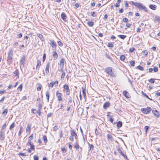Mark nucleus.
Segmentation results:
<instances>
[{
  "label": "nucleus",
  "mask_w": 160,
  "mask_h": 160,
  "mask_svg": "<svg viewBox=\"0 0 160 160\" xmlns=\"http://www.w3.org/2000/svg\"><path fill=\"white\" fill-rule=\"evenodd\" d=\"M33 139V135L32 134H31L29 137L28 139L30 140H32Z\"/></svg>",
  "instance_id": "57"
},
{
  "label": "nucleus",
  "mask_w": 160,
  "mask_h": 160,
  "mask_svg": "<svg viewBox=\"0 0 160 160\" xmlns=\"http://www.w3.org/2000/svg\"><path fill=\"white\" fill-rule=\"evenodd\" d=\"M61 18L64 21H66V19L67 18V16L65 13L64 12H62L61 14Z\"/></svg>",
  "instance_id": "13"
},
{
  "label": "nucleus",
  "mask_w": 160,
  "mask_h": 160,
  "mask_svg": "<svg viewBox=\"0 0 160 160\" xmlns=\"http://www.w3.org/2000/svg\"><path fill=\"white\" fill-rule=\"evenodd\" d=\"M124 96L127 98H128L130 97V95L128 92L126 91H124L123 92Z\"/></svg>",
  "instance_id": "12"
},
{
  "label": "nucleus",
  "mask_w": 160,
  "mask_h": 160,
  "mask_svg": "<svg viewBox=\"0 0 160 160\" xmlns=\"http://www.w3.org/2000/svg\"><path fill=\"white\" fill-rule=\"evenodd\" d=\"M22 127L21 126L20 127V130L19 133H18V136H20L22 132Z\"/></svg>",
  "instance_id": "53"
},
{
  "label": "nucleus",
  "mask_w": 160,
  "mask_h": 160,
  "mask_svg": "<svg viewBox=\"0 0 160 160\" xmlns=\"http://www.w3.org/2000/svg\"><path fill=\"white\" fill-rule=\"evenodd\" d=\"M62 152L64 153H65L66 152V149L65 148H62Z\"/></svg>",
  "instance_id": "58"
},
{
  "label": "nucleus",
  "mask_w": 160,
  "mask_h": 160,
  "mask_svg": "<svg viewBox=\"0 0 160 160\" xmlns=\"http://www.w3.org/2000/svg\"><path fill=\"white\" fill-rule=\"evenodd\" d=\"M4 130H1L0 132V140L1 142H3L4 140Z\"/></svg>",
  "instance_id": "5"
},
{
  "label": "nucleus",
  "mask_w": 160,
  "mask_h": 160,
  "mask_svg": "<svg viewBox=\"0 0 160 160\" xmlns=\"http://www.w3.org/2000/svg\"><path fill=\"white\" fill-rule=\"evenodd\" d=\"M53 57L54 59V60H56L57 59L58 57V54H57V52H56L55 51H53Z\"/></svg>",
  "instance_id": "16"
},
{
  "label": "nucleus",
  "mask_w": 160,
  "mask_h": 160,
  "mask_svg": "<svg viewBox=\"0 0 160 160\" xmlns=\"http://www.w3.org/2000/svg\"><path fill=\"white\" fill-rule=\"evenodd\" d=\"M56 96L58 98V100L59 101H62V93L59 92L57 91L56 92Z\"/></svg>",
  "instance_id": "9"
},
{
  "label": "nucleus",
  "mask_w": 160,
  "mask_h": 160,
  "mask_svg": "<svg viewBox=\"0 0 160 160\" xmlns=\"http://www.w3.org/2000/svg\"><path fill=\"white\" fill-rule=\"evenodd\" d=\"M57 43H58V45H59V46H60V47H62L63 45V43L61 41H57Z\"/></svg>",
  "instance_id": "35"
},
{
  "label": "nucleus",
  "mask_w": 160,
  "mask_h": 160,
  "mask_svg": "<svg viewBox=\"0 0 160 160\" xmlns=\"http://www.w3.org/2000/svg\"><path fill=\"white\" fill-rule=\"evenodd\" d=\"M74 147L77 150H78L79 149V146L78 144V141L77 140H76V142L75 143Z\"/></svg>",
  "instance_id": "21"
},
{
  "label": "nucleus",
  "mask_w": 160,
  "mask_h": 160,
  "mask_svg": "<svg viewBox=\"0 0 160 160\" xmlns=\"http://www.w3.org/2000/svg\"><path fill=\"white\" fill-rule=\"evenodd\" d=\"M34 160H38V156H34Z\"/></svg>",
  "instance_id": "64"
},
{
  "label": "nucleus",
  "mask_w": 160,
  "mask_h": 160,
  "mask_svg": "<svg viewBox=\"0 0 160 160\" xmlns=\"http://www.w3.org/2000/svg\"><path fill=\"white\" fill-rule=\"evenodd\" d=\"M63 88L66 90L69 89L68 86L67 85H64L63 86Z\"/></svg>",
  "instance_id": "45"
},
{
  "label": "nucleus",
  "mask_w": 160,
  "mask_h": 160,
  "mask_svg": "<svg viewBox=\"0 0 160 160\" xmlns=\"http://www.w3.org/2000/svg\"><path fill=\"white\" fill-rule=\"evenodd\" d=\"M50 42L49 43L52 46V49L54 50L57 47V45L56 43L54 42V41L53 40H50Z\"/></svg>",
  "instance_id": "6"
},
{
  "label": "nucleus",
  "mask_w": 160,
  "mask_h": 160,
  "mask_svg": "<svg viewBox=\"0 0 160 160\" xmlns=\"http://www.w3.org/2000/svg\"><path fill=\"white\" fill-rule=\"evenodd\" d=\"M120 155L123 156L125 158L128 159L127 156L125 155L122 152L120 153Z\"/></svg>",
  "instance_id": "38"
},
{
  "label": "nucleus",
  "mask_w": 160,
  "mask_h": 160,
  "mask_svg": "<svg viewBox=\"0 0 160 160\" xmlns=\"http://www.w3.org/2000/svg\"><path fill=\"white\" fill-rule=\"evenodd\" d=\"M105 72L111 77H114L115 75L112 71V68L110 67L107 68L105 70Z\"/></svg>",
  "instance_id": "3"
},
{
  "label": "nucleus",
  "mask_w": 160,
  "mask_h": 160,
  "mask_svg": "<svg viewBox=\"0 0 160 160\" xmlns=\"http://www.w3.org/2000/svg\"><path fill=\"white\" fill-rule=\"evenodd\" d=\"M110 103L109 102H106L103 104V108L106 109L110 106Z\"/></svg>",
  "instance_id": "11"
},
{
  "label": "nucleus",
  "mask_w": 160,
  "mask_h": 160,
  "mask_svg": "<svg viewBox=\"0 0 160 160\" xmlns=\"http://www.w3.org/2000/svg\"><path fill=\"white\" fill-rule=\"evenodd\" d=\"M130 65L132 66H134L135 65V62L134 61H131L130 62Z\"/></svg>",
  "instance_id": "43"
},
{
  "label": "nucleus",
  "mask_w": 160,
  "mask_h": 160,
  "mask_svg": "<svg viewBox=\"0 0 160 160\" xmlns=\"http://www.w3.org/2000/svg\"><path fill=\"white\" fill-rule=\"evenodd\" d=\"M95 133L96 136H98L99 134V132L98 131L97 128L95 129Z\"/></svg>",
  "instance_id": "63"
},
{
  "label": "nucleus",
  "mask_w": 160,
  "mask_h": 160,
  "mask_svg": "<svg viewBox=\"0 0 160 160\" xmlns=\"http://www.w3.org/2000/svg\"><path fill=\"white\" fill-rule=\"evenodd\" d=\"M66 94L67 95H68L70 93V91L69 89L68 90H66Z\"/></svg>",
  "instance_id": "61"
},
{
  "label": "nucleus",
  "mask_w": 160,
  "mask_h": 160,
  "mask_svg": "<svg viewBox=\"0 0 160 160\" xmlns=\"http://www.w3.org/2000/svg\"><path fill=\"white\" fill-rule=\"evenodd\" d=\"M120 59L121 60H122V61H123L125 59V56H124L123 55H122L120 57Z\"/></svg>",
  "instance_id": "33"
},
{
  "label": "nucleus",
  "mask_w": 160,
  "mask_h": 160,
  "mask_svg": "<svg viewBox=\"0 0 160 160\" xmlns=\"http://www.w3.org/2000/svg\"><path fill=\"white\" fill-rule=\"evenodd\" d=\"M15 126V123L14 122H13L12 123V124L10 125L9 129L10 130H12V129L14 128Z\"/></svg>",
  "instance_id": "39"
},
{
  "label": "nucleus",
  "mask_w": 160,
  "mask_h": 160,
  "mask_svg": "<svg viewBox=\"0 0 160 160\" xmlns=\"http://www.w3.org/2000/svg\"><path fill=\"white\" fill-rule=\"evenodd\" d=\"M154 79L151 78L149 80V82L152 83H153L154 82Z\"/></svg>",
  "instance_id": "50"
},
{
  "label": "nucleus",
  "mask_w": 160,
  "mask_h": 160,
  "mask_svg": "<svg viewBox=\"0 0 160 160\" xmlns=\"http://www.w3.org/2000/svg\"><path fill=\"white\" fill-rule=\"evenodd\" d=\"M122 126V123L121 122L118 121L117 123V126L118 128L121 127Z\"/></svg>",
  "instance_id": "22"
},
{
  "label": "nucleus",
  "mask_w": 160,
  "mask_h": 160,
  "mask_svg": "<svg viewBox=\"0 0 160 160\" xmlns=\"http://www.w3.org/2000/svg\"><path fill=\"white\" fill-rule=\"evenodd\" d=\"M41 89V86L40 85H39L37 88V90L38 91H40Z\"/></svg>",
  "instance_id": "54"
},
{
  "label": "nucleus",
  "mask_w": 160,
  "mask_h": 160,
  "mask_svg": "<svg viewBox=\"0 0 160 160\" xmlns=\"http://www.w3.org/2000/svg\"><path fill=\"white\" fill-rule=\"evenodd\" d=\"M149 7L150 8L153 10H155L156 9V6L155 5L150 4Z\"/></svg>",
  "instance_id": "20"
},
{
  "label": "nucleus",
  "mask_w": 160,
  "mask_h": 160,
  "mask_svg": "<svg viewBox=\"0 0 160 160\" xmlns=\"http://www.w3.org/2000/svg\"><path fill=\"white\" fill-rule=\"evenodd\" d=\"M153 71L154 72H157L158 71V68L157 67H154L153 68Z\"/></svg>",
  "instance_id": "49"
},
{
  "label": "nucleus",
  "mask_w": 160,
  "mask_h": 160,
  "mask_svg": "<svg viewBox=\"0 0 160 160\" xmlns=\"http://www.w3.org/2000/svg\"><path fill=\"white\" fill-rule=\"evenodd\" d=\"M82 92L83 95V97L85 98L86 97L85 90L83 87H82Z\"/></svg>",
  "instance_id": "25"
},
{
  "label": "nucleus",
  "mask_w": 160,
  "mask_h": 160,
  "mask_svg": "<svg viewBox=\"0 0 160 160\" xmlns=\"http://www.w3.org/2000/svg\"><path fill=\"white\" fill-rule=\"evenodd\" d=\"M49 67H50V63H48L46 67L45 71V73L46 75H47L49 73Z\"/></svg>",
  "instance_id": "10"
},
{
  "label": "nucleus",
  "mask_w": 160,
  "mask_h": 160,
  "mask_svg": "<svg viewBox=\"0 0 160 160\" xmlns=\"http://www.w3.org/2000/svg\"><path fill=\"white\" fill-rule=\"evenodd\" d=\"M122 21L124 22H128V20L126 18H123Z\"/></svg>",
  "instance_id": "47"
},
{
  "label": "nucleus",
  "mask_w": 160,
  "mask_h": 160,
  "mask_svg": "<svg viewBox=\"0 0 160 160\" xmlns=\"http://www.w3.org/2000/svg\"><path fill=\"white\" fill-rule=\"evenodd\" d=\"M6 123H5L2 126L1 130H4V129L6 128Z\"/></svg>",
  "instance_id": "56"
},
{
  "label": "nucleus",
  "mask_w": 160,
  "mask_h": 160,
  "mask_svg": "<svg viewBox=\"0 0 160 160\" xmlns=\"http://www.w3.org/2000/svg\"><path fill=\"white\" fill-rule=\"evenodd\" d=\"M53 83L54 85H55V86H58V81H56L54 82H53Z\"/></svg>",
  "instance_id": "59"
},
{
  "label": "nucleus",
  "mask_w": 160,
  "mask_h": 160,
  "mask_svg": "<svg viewBox=\"0 0 160 160\" xmlns=\"http://www.w3.org/2000/svg\"><path fill=\"white\" fill-rule=\"evenodd\" d=\"M152 109L150 107H148L146 108H143L141 109V111L144 114H148L151 111Z\"/></svg>",
  "instance_id": "4"
},
{
  "label": "nucleus",
  "mask_w": 160,
  "mask_h": 160,
  "mask_svg": "<svg viewBox=\"0 0 160 160\" xmlns=\"http://www.w3.org/2000/svg\"><path fill=\"white\" fill-rule=\"evenodd\" d=\"M65 76V72H63L61 75V78H63Z\"/></svg>",
  "instance_id": "62"
},
{
  "label": "nucleus",
  "mask_w": 160,
  "mask_h": 160,
  "mask_svg": "<svg viewBox=\"0 0 160 160\" xmlns=\"http://www.w3.org/2000/svg\"><path fill=\"white\" fill-rule=\"evenodd\" d=\"M53 85H54L53 83V82H51L48 85V87H51L52 88L53 87Z\"/></svg>",
  "instance_id": "51"
},
{
  "label": "nucleus",
  "mask_w": 160,
  "mask_h": 160,
  "mask_svg": "<svg viewBox=\"0 0 160 160\" xmlns=\"http://www.w3.org/2000/svg\"><path fill=\"white\" fill-rule=\"evenodd\" d=\"M141 93L142 95H144L146 98H147L149 99V100H152V99L150 98H149L148 96L145 93H144L143 91H142Z\"/></svg>",
  "instance_id": "23"
},
{
  "label": "nucleus",
  "mask_w": 160,
  "mask_h": 160,
  "mask_svg": "<svg viewBox=\"0 0 160 160\" xmlns=\"http://www.w3.org/2000/svg\"><path fill=\"white\" fill-rule=\"evenodd\" d=\"M108 47H110V48H112L113 47V44L112 43H108Z\"/></svg>",
  "instance_id": "42"
},
{
  "label": "nucleus",
  "mask_w": 160,
  "mask_h": 160,
  "mask_svg": "<svg viewBox=\"0 0 160 160\" xmlns=\"http://www.w3.org/2000/svg\"><path fill=\"white\" fill-rule=\"evenodd\" d=\"M155 19L158 23H160V18L159 16H155Z\"/></svg>",
  "instance_id": "30"
},
{
  "label": "nucleus",
  "mask_w": 160,
  "mask_h": 160,
  "mask_svg": "<svg viewBox=\"0 0 160 160\" xmlns=\"http://www.w3.org/2000/svg\"><path fill=\"white\" fill-rule=\"evenodd\" d=\"M118 37H119L122 39H124L126 37V36L123 35H118Z\"/></svg>",
  "instance_id": "28"
},
{
  "label": "nucleus",
  "mask_w": 160,
  "mask_h": 160,
  "mask_svg": "<svg viewBox=\"0 0 160 160\" xmlns=\"http://www.w3.org/2000/svg\"><path fill=\"white\" fill-rule=\"evenodd\" d=\"M22 84L20 85H19V86L18 87V88H17L18 90L19 91H21L22 90Z\"/></svg>",
  "instance_id": "40"
},
{
  "label": "nucleus",
  "mask_w": 160,
  "mask_h": 160,
  "mask_svg": "<svg viewBox=\"0 0 160 160\" xmlns=\"http://www.w3.org/2000/svg\"><path fill=\"white\" fill-rule=\"evenodd\" d=\"M46 96L47 99L48 101V102H49V94L48 92H47L46 93Z\"/></svg>",
  "instance_id": "29"
},
{
  "label": "nucleus",
  "mask_w": 160,
  "mask_h": 160,
  "mask_svg": "<svg viewBox=\"0 0 160 160\" xmlns=\"http://www.w3.org/2000/svg\"><path fill=\"white\" fill-rule=\"evenodd\" d=\"M8 112V109H6L4 110L2 112V116L4 117L7 114Z\"/></svg>",
  "instance_id": "17"
},
{
  "label": "nucleus",
  "mask_w": 160,
  "mask_h": 160,
  "mask_svg": "<svg viewBox=\"0 0 160 160\" xmlns=\"http://www.w3.org/2000/svg\"><path fill=\"white\" fill-rule=\"evenodd\" d=\"M137 68L141 71L144 70V69H143V67H142L141 66H140V65H139L138 66H137Z\"/></svg>",
  "instance_id": "36"
},
{
  "label": "nucleus",
  "mask_w": 160,
  "mask_h": 160,
  "mask_svg": "<svg viewBox=\"0 0 160 160\" xmlns=\"http://www.w3.org/2000/svg\"><path fill=\"white\" fill-rule=\"evenodd\" d=\"M38 37L40 39V40L43 41L44 40L43 37L42 35L40 34H39L38 35Z\"/></svg>",
  "instance_id": "31"
},
{
  "label": "nucleus",
  "mask_w": 160,
  "mask_h": 160,
  "mask_svg": "<svg viewBox=\"0 0 160 160\" xmlns=\"http://www.w3.org/2000/svg\"><path fill=\"white\" fill-rule=\"evenodd\" d=\"M117 148L118 151L119 153H120L121 152H122L119 146H117Z\"/></svg>",
  "instance_id": "34"
},
{
  "label": "nucleus",
  "mask_w": 160,
  "mask_h": 160,
  "mask_svg": "<svg viewBox=\"0 0 160 160\" xmlns=\"http://www.w3.org/2000/svg\"><path fill=\"white\" fill-rule=\"evenodd\" d=\"M108 139L110 141H112L113 140L112 136V135L108 134L107 135Z\"/></svg>",
  "instance_id": "24"
},
{
  "label": "nucleus",
  "mask_w": 160,
  "mask_h": 160,
  "mask_svg": "<svg viewBox=\"0 0 160 160\" xmlns=\"http://www.w3.org/2000/svg\"><path fill=\"white\" fill-rule=\"evenodd\" d=\"M38 107L39 108L38 110H41L42 109V105L41 103H39L38 105Z\"/></svg>",
  "instance_id": "48"
},
{
  "label": "nucleus",
  "mask_w": 160,
  "mask_h": 160,
  "mask_svg": "<svg viewBox=\"0 0 160 160\" xmlns=\"http://www.w3.org/2000/svg\"><path fill=\"white\" fill-rule=\"evenodd\" d=\"M91 15L93 17H95L97 16V15L95 14V12H91Z\"/></svg>",
  "instance_id": "44"
},
{
  "label": "nucleus",
  "mask_w": 160,
  "mask_h": 160,
  "mask_svg": "<svg viewBox=\"0 0 160 160\" xmlns=\"http://www.w3.org/2000/svg\"><path fill=\"white\" fill-rule=\"evenodd\" d=\"M87 24L88 26L92 27L94 25V23L93 22L91 21L88 22Z\"/></svg>",
  "instance_id": "26"
},
{
  "label": "nucleus",
  "mask_w": 160,
  "mask_h": 160,
  "mask_svg": "<svg viewBox=\"0 0 160 160\" xmlns=\"http://www.w3.org/2000/svg\"><path fill=\"white\" fill-rule=\"evenodd\" d=\"M14 74L15 75V76H16L17 77V78H19V72L18 69H17L15 70V71L14 72Z\"/></svg>",
  "instance_id": "15"
},
{
  "label": "nucleus",
  "mask_w": 160,
  "mask_h": 160,
  "mask_svg": "<svg viewBox=\"0 0 160 160\" xmlns=\"http://www.w3.org/2000/svg\"><path fill=\"white\" fill-rule=\"evenodd\" d=\"M25 56L24 55L22 58L20 62V66L22 65V67H24L25 64Z\"/></svg>",
  "instance_id": "8"
},
{
  "label": "nucleus",
  "mask_w": 160,
  "mask_h": 160,
  "mask_svg": "<svg viewBox=\"0 0 160 160\" xmlns=\"http://www.w3.org/2000/svg\"><path fill=\"white\" fill-rule=\"evenodd\" d=\"M31 125L29 124L27 125V126L26 129V132H29L31 130Z\"/></svg>",
  "instance_id": "18"
},
{
  "label": "nucleus",
  "mask_w": 160,
  "mask_h": 160,
  "mask_svg": "<svg viewBox=\"0 0 160 160\" xmlns=\"http://www.w3.org/2000/svg\"><path fill=\"white\" fill-rule=\"evenodd\" d=\"M131 3L136 7H138L139 9L140 10H144L145 12H147L148 10L145 6H143L141 3L135 2L133 1H131Z\"/></svg>",
  "instance_id": "1"
},
{
  "label": "nucleus",
  "mask_w": 160,
  "mask_h": 160,
  "mask_svg": "<svg viewBox=\"0 0 160 160\" xmlns=\"http://www.w3.org/2000/svg\"><path fill=\"white\" fill-rule=\"evenodd\" d=\"M135 50V48H131L129 49V51L130 52H133L134 50Z\"/></svg>",
  "instance_id": "52"
},
{
  "label": "nucleus",
  "mask_w": 160,
  "mask_h": 160,
  "mask_svg": "<svg viewBox=\"0 0 160 160\" xmlns=\"http://www.w3.org/2000/svg\"><path fill=\"white\" fill-rule=\"evenodd\" d=\"M18 155H21L22 156H25L26 155L25 154V153H22V152H20L19 153Z\"/></svg>",
  "instance_id": "55"
},
{
  "label": "nucleus",
  "mask_w": 160,
  "mask_h": 160,
  "mask_svg": "<svg viewBox=\"0 0 160 160\" xmlns=\"http://www.w3.org/2000/svg\"><path fill=\"white\" fill-rule=\"evenodd\" d=\"M41 65V62L40 60H38L37 61V64L36 68V70H38L39 69V68Z\"/></svg>",
  "instance_id": "14"
},
{
  "label": "nucleus",
  "mask_w": 160,
  "mask_h": 160,
  "mask_svg": "<svg viewBox=\"0 0 160 160\" xmlns=\"http://www.w3.org/2000/svg\"><path fill=\"white\" fill-rule=\"evenodd\" d=\"M30 146V148L29 149H30L32 150H35L34 146V145L32 144Z\"/></svg>",
  "instance_id": "46"
},
{
  "label": "nucleus",
  "mask_w": 160,
  "mask_h": 160,
  "mask_svg": "<svg viewBox=\"0 0 160 160\" xmlns=\"http://www.w3.org/2000/svg\"><path fill=\"white\" fill-rule=\"evenodd\" d=\"M43 140H44L45 143H46L48 142L47 137L46 135H44L43 137Z\"/></svg>",
  "instance_id": "32"
},
{
  "label": "nucleus",
  "mask_w": 160,
  "mask_h": 160,
  "mask_svg": "<svg viewBox=\"0 0 160 160\" xmlns=\"http://www.w3.org/2000/svg\"><path fill=\"white\" fill-rule=\"evenodd\" d=\"M105 56L107 58L110 60L111 61H112V58L109 55H108L107 53L105 54Z\"/></svg>",
  "instance_id": "37"
},
{
  "label": "nucleus",
  "mask_w": 160,
  "mask_h": 160,
  "mask_svg": "<svg viewBox=\"0 0 160 160\" xmlns=\"http://www.w3.org/2000/svg\"><path fill=\"white\" fill-rule=\"evenodd\" d=\"M65 62V60L63 58H62L60 60V65L62 68H63L64 64Z\"/></svg>",
  "instance_id": "19"
},
{
  "label": "nucleus",
  "mask_w": 160,
  "mask_h": 160,
  "mask_svg": "<svg viewBox=\"0 0 160 160\" xmlns=\"http://www.w3.org/2000/svg\"><path fill=\"white\" fill-rule=\"evenodd\" d=\"M37 113L39 116H40L41 115V110H38L37 111Z\"/></svg>",
  "instance_id": "60"
},
{
  "label": "nucleus",
  "mask_w": 160,
  "mask_h": 160,
  "mask_svg": "<svg viewBox=\"0 0 160 160\" xmlns=\"http://www.w3.org/2000/svg\"><path fill=\"white\" fill-rule=\"evenodd\" d=\"M13 54V51L12 49H10L8 53V55L7 59V63L8 64L10 65L12 63Z\"/></svg>",
  "instance_id": "2"
},
{
  "label": "nucleus",
  "mask_w": 160,
  "mask_h": 160,
  "mask_svg": "<svg viewBox=\"0 0 160 160\" xmlns=\"http://www.w3.org/2000/svg\"><path fill=\"white\" fill-rule=\"evenodd\" d=\"M149 128V127L147 126L145 127L144 129L145 130V132L146 133H147L148 130Z\"/></svg>",
  "instance_id": "41"
},
{
  "label": "nucleus",
  "mask_w": 160,
  "mask_h": 160,
  "mask_svg": "<svg viewBox=\"0 0 160 160\" xmlns=\"http://www.w3.org/2000/svg\"><path fill=\"white\" fill-rule=\"evenodd\" d=\"M70 133L71 134V136L73 137H74L75 139L77 140L78 135L75 131L74 130H72L70 131Z\"/></svg>",
  "instance_id": "7"
},
{
  "label": "nucleus",
  "mask_w": 160,
  "mask_h": 160,
  "mask_svg": "<svg viewBox=\"0 0 160 160\" xmlns=\"http://www.w3.org/2000/svg\"><path fill=\"white\" fill-rule=\"evenodd\" d=\"M152 113L154 115L157 116V117H158V116L159 114L158 111L157 110H152Z\"/></svg>",
  "instance_id": "27"
}]
</instances>
